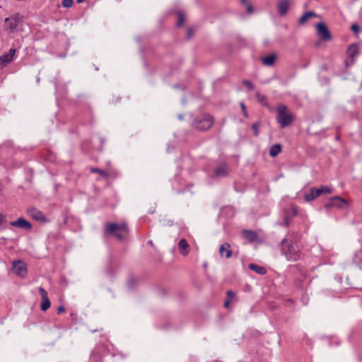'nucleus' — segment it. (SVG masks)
<instances>
[{
    "label": "nucleus",
    "instance_id": "obj_21",
    "mask_svg": "<svg viewBox=\"0 0 362 362\" xmlns=\"http://www.w3.org/2000/svg\"><path fill=\"white\" fill-rule=\"evenodd\" d=\"M228 175L227 166L223 164L215 170V176L217 177H225Z\"/></svg>",
    "mask_w": 362,
    "mask_h": 362
},
{
    "label": "nucleus",
    "instance_id": "obj_29",
    "mask_svg": "<svg viewBox=\"0 0 362 362\" xmlns=\"http://www.w3.org/2000/svg\"><path fill=\"white\" fill-rule=\"evenodd\" d=\"M240 107H241V109L243 110V113L244 117H246V118L248 117V114H247V112L246 111V107H245V104L243 103H240Z\"/></svg>",
    "mask_w": 362,
    "mask_h": 362
},
{
    "label": "nucleus",
    "instance_id": "obj_7",
    "mask_svg": "<svg viewBox=\"0 0 362 362\" xmlns=\"http://www.w3.org/2000/svg\"><path fill=\"white\" fill-rule=\"evenodd\" d=\"M22 16L15 14L5 19V27L11 32H13L22 23Z\"/></svg>",
    "mask_w": 362,
    "mask_h": 362
},
{
    "label": "nucleus",
    "instance_id": "obj_26",
    "mask_svg": "<svg viewBox=\"0 0 362 362\" xmlns=\"http://www.w3.org/2000/svg\"><path fill=\"white\" fill-rule=\"evenodd\" d=\"M260 126V123L259 122H255L252 124V129L253 130V132H254V135L255 136H257L259 135V127Z\"/></svg>",
    "mask_w": 362,
    "mask_h": 362
},
{
    "label": "nucleus",
    "instance_id": "obj_34",
    "mask_svg": "<svg viewBox=\"0 0 362 362\" xmlns=\"http://www.w3.org/2000/svg\"><path fill=\"white\" fill-rule=\"evenodd\" d=\"M247 12L248 13H252L253 12V8H252V6L250 4H247Z\"/></svg>",
    "mask_w": 362,
    "mask_h": 362
},
{
    "label": "nucleus",
    "instance_id": "obj_14",
    "mask_svg": "<svg viewBox=\"0 0 362 362\" xmlns=\"http://www.w3.org/2000/svg\"><path fill=\"white\" fill-rule=\"evenodd\" d=\"M15 53L16 49H11L8 54H4L0 57V69H3L7 65V64L12 61Z\"/></svg>",
    "mask_w": 362,
    "mask_h": 362
},
{
    "label": "nucleus",
    "instance_id": "obj_1",
    "mask_svg": "<svg viewBox=\"0 0 362 362\" xmlns=\"http://www.w3.org/2000/svg\"><path fill=\"white\" fill-rule=\"evenodd\" d=\"M127 232L128 227L126 223H109L105 228L104 235L114 236L119 240H123Z\"/></svg>",
    "mask_w": 362,
    "mask_h": 362
},
{
    "label": "nucleus",
    "instance_id": "obj_37",
    "mask_svg": "<svg viewBox=\"0 0 362 362\" xmlns=\"http://www.w3.org/2000/svg\"><path fill=\"white\" fill-rule=\"evenodd\" d=\"M284 225L287 227L289 225V220H288V217L287 216H286L284 217Z\"/></svg>",
    "mask_w": 362,
    "mask_h": 362
},
{
    "label": "nucleus",
    "instance_id": "obj_6",
    "mask_svg": "<svg viewBox=\"0 0 362 362\" xmlns=\"http://www.w3.org/2000/svg\"><path fill=\"white\" fill-rule=\"evenodd\" d=\"M347 58L345 61L346 66L352 65L354 62V57L359 54V45L354 43L349 45L346 49Z\"/></svg>",
    "mask_w": 362,
    "mask_h": 362
},
{
    "label": "nucleus",
    "instance_id": "obj_4",
    "mask_svg": "<svg viewBox=\"0 0 362 362\" xmlns=\"http://www.w3.org/2000/svg\"><path fill=\"white\" fill-rule=\"evenodd\" d=\"M195 127L201 131L208 130L214 124V118L209 115H202L194 119Z\"/></svg>",
    "mask_w": 362,
    "mask_h": 362
},
{
    "label": "nucleus",
    "instance_id": "obj_24",
    "mask_svg": "<svg viewBox=\"0 0 362 362\" xmlns=\"http://www.w3.org/2000/svg\"><path fill=\"white\" fill-rule=\"evenodd\" d=\"M91 173H98L101 177L107 178L110 176V173L105 170H101L98 168H90Z\"/></svg>",
    "mask_w": 362,
    "mask_h": 362
},
{
    "label": "nucleus",
    "instance_id": "obj_38",
    "mask_svg": "<svg viewBox=\"0 0 362 362\" xmlns=\"http://www.w3.org/2000/svg\"><path fill=\"white\" fill-rule=\"evenodd\" d=\"M230 305V300L229 299H226L225 303H224V306L225 308H228Z\"/></svg>",
    "mask_w": 362,
    "mask_h": 362
},
{
    "label": "nucleus",
    "instance_id": "obj_39",
    "mask_svg": "<svg viewBox=\"0 0 362 362\" xmlns=\"http://www.w3.org/2000/svg\"><path fill=\"white\" fill-rule=\"evenodd\" d=\"M241 3L243 4H247V0H241Z\"/></svg>",
    "mask_w": 362,
    "mask_h": 362
},
{
    "label": "nucleus",
    "instance_id": "obj_36",
    "mask_svg": "<svg viewBox=\"0 0 362 362\" xmlns=\"http://www.w3.org/2000/svg\"><path fill=\"white\" fill-rule=\"evenodd\" d=\"M64 311H65V308H64V306L60 305V306L58 307V308H57V313L58 314L63 313Z\"/></svg>",
    "mask_w": 362,
    "mask_h": 362
},
{
    "label": "nucleus",
    "instance_id": "obj_10",
    "mask_svg": "<svg viewBox=\"0 0 362 362\" xmlns=\"http://www.w3.org/2000/svg\"><path fill=\"white\" fill-rule=\"evenodd\" d=\"M293 0H279L276 4L278 13L281 16H284L288 13L289 6L293 4Z\"/></svg>",
    "mask_w": 362,
    "mask_h": 362
},
{
    "label": "nucleus",
    "instance_id": "obj_32",
    "mask_svg": "<svg viewBox=\"0 0 362 362\" xmlns=\"http://www.w3.org/2000/svg\"><path fill=\"white\" fill-rule=\"evenodd\" d=\"M235 296V294L232 291H227V299H229L230 300L234 298Z\"/></svg>",
    "mask_w": 362,
    "mask_h": 362
},
{
    "label": "nucleus",
    "instance_id": "obj_16",
    "mask_svg": "<svg viewBox=\"0 0 362 362\" xmlns=\"http://www.w3.org/2000/svg\"><path fill=\"white\" fill-rule=\"evenodd\" d=\"M28 214L30 217H32L33 219L36 221L41 222L46 221V218L45 217L44 214L41 211L37 210L35 208L28 209Z\"/></svg>",
    "mask_w": 362,
    "mask_h": 362
},
{
    "label": "nucleus",
    "instance_id": "obj_11",
    "mask_svg": "<svg viewBox=\"0 0 362 362\" xmlns=\"http://www.w3.org/2000/svg\"><path fill=\"white\" fill-rule=\"evenodd\" d=\"M14 274L20 276H25L27 272L25 264L21 261L14 262L12 267Z\"/></svg>",
    "mask_w": 362,
    "mask_h": 362
},
{
    "label": "nucleus",
    "instance_id": "obj_27",
    "mask_svg": "<svg viewBox=\"0 0 362 362\" xmlns=\"http://www.w3.org/2000/svg\"><path fill=\"white\" fill-rule=\"evenodd\" d=\"M74 0H63L62 4L64 8H70L73 5Z\"/></svg>",
    "mask_w": 362,
    "mask_h": 362
},
{
    "label": "nucleus",
    "instance_id": "obj_5",
    "mask_svg": "<svg viewBox=\"0 0 362 362\" xmlns=\"http://www.w3.org/2000/svg\"><path fill=\"white\" fill-rule=\"evenodd\" d=\"M333 189L327 186H321L320 188H311L310 192L305 194V199L311 202L323 194H331Z\"/></svg>",
    "mask_w": 362,
    "mask_h": 362
},
{
    "label": "nucleus",
    "instance_id": "obj_2",
    "mask_svg": "<svg viewBox=\"0 0 362 362\" xmlns=\"http://www.w3.org/2000/svg\"><path fill=\"white\" fill-rule=\"evenodd\" d=\"M276 120L281 128L290 126L294 121V115L285 105H278L276 107Z\"/></svg>",
    "mask_w": 362,
    "mask_h": 362
},
{
    "label": "nucleus",
    "instance_id": "obj_28",
    "mask_svg": "<svg viewBox=\"0 0 362 362\" xmlns=\"http://www.w3.org/2000/svg\"><path fill=\"white\" fill-rule=\"evenodd\" d=\"M184 21H185V16H183V14L179 13L178 21L177 23V26H181L183 24Z\"/></svg>",
    "mask_w": 362,
    "mask_h": 362
},
{
    "label": "nucleus",
    "instance_id": "obj_15",
    "mask_svg": "<svg viewBox=\"0 0 362 362\" xmlns=\"http://www.w3.org/2000/svg\"><path fill=\"white\" fill-rule=\"evenodd\" d=\"M277 59V55L275 53H272L269 55L260 57V61L263 65L266 66H272L274 65Z\"/></svg>",
    "mask_w": 362,
    "mask_h": 362
},
{
    "label": "nucleus",
    "instance_id": "obj_41",
    "mask_svg": "<svg viewBox=\"0 0 362 362\" xmlns=\"http://www.w3.org/2000/svg\"><path fill=\"white\" fill-rule=\"evenodd\" d=\"M83 1V0H78L77 1H78V3H81V2H82Z\"/></svg>",
    "mask_w": 362,
    "mask_h": 362
},
{
    "label": "nucleus",
    "instance_id": "obj_3",
    "mask_svg": "<svg viewBox=\"0 0 362 362\" xmlns=\"http://www.w3.org/2000/svg\"><path fill=\"white\" fill-rule=\"evenodd\" d=\"M281 251L288 261L296 262L300 258L298 250L287 239L281 241Z\"/></svg>",
    "mask_w": 362,
    "mask_h": 362
},
{
    "label": "nucleus",
    "instance_id": "obj_12",
    "mask_svg": "<svg viewBox=\"0 0 362 362\" xmlns=\"http://www.w3.org/2000/svg\"><path fill=\"white\" fill-rule=\"evenodd\" d=\"M39 293L42 298L40 308L42 311H46L50 307V300L47 296V292L42 287L39 288Z\"/></svg>",
    "mask_w": 362,
    "mask_h": 362
},
{
    "label": "nucleus",
    "instance_id": "obj_19",
    "mask_svg": "<svg viewBox=\"0 0 362 362\" xmlns=\"http://www.w3.org/2000/svg\"><path fill=\"white\" fill-rule=\"evenodd\" d=\"M242 235L244 238L248 240L250 242L255 241L257 238V233L250 230H243Z\"/></svg>",
    "mask_w": 362,
    "mask_h": 362
},
{
    "label": "nucleus",
    "instance_id": "obj_23",
    "mask_svg": "<svg viewBox=\"0 0 362 362\" xmlns=\"http://www.w3.org/2000/svg\"><path fill=\"white\" fill-rule=\"evenodd\" d=\"M249 268L255 272L256 273L259 274H265L267 273V270L264 267H260V266H258L257 264H250L249 265Z\"/></svg>",
    "mask_w": 362,
    "mask_h": 362
},
{
    "label": "nucleus",
    "instance_id": "obj_18",
    "mask_svg": "<svg viewBox=\"0 0 362 362\" xmlns=\"http://www.w3.org/2000/svg\"><path fill=\"white\" fill-rule=\"evenodd\" d=\"M189 245L187 243V240L185 239H181L178 243V248L180 250V252L185 256L189 253Z\"/></svg>",
    "mask_w": 362,
    "mask_h": 362
},
{
    "label": "nucleus",
    "instance_id": "obj_35",
    "mask_svg": "<svg viewBox=\"0 0 362 362\" xmlns=\"http://www.w3.org/2000/svg\"><path fill=\"white\" fill-rule=\"evenodd\" d=\"M257 98L258 101L260 103H262L265 99V98L263 95H260L259 93L257 94Z\"/></svg>",
    "mask_w": 362,
    "mask_h": 362
},
{
    "label": "nucleus",
    "instance_id": "obj_8",
    "mask_svg": "<svg viewBox=\"0 0 362 362\" xmlns=\"http://www.w3.org/2000/svg\"><path fill=\"white\" fill-rule=\"evenodd\" d=\"M317 33L320 38L323 41H329L331 40V34L323 23H318L316 24Z\"/></svg>",
    "mask_w": 362,
    "mask_h": 362
},
{
    "label": "nucleus",
    "instance_id": "obj_40",
    "mask_svg": "<svg viewBox=\"0 0 362 362\" xmlns=\"http://www.w3.org/2000/svg\"><path fill=\"white\" fill-rule=\"evenodd\" d=\"M148 243H149L150 245H153V243H152V241H151V240H149V241H148Z\"/></svg>",
    "mask_w": 362,
    "mask_h": 362
},
{
    "label": "nucleus",
    "instance_id": "obj_9",
    "mask_svg": "<svg viewBox=\"0 0 362 362\" xmlns=\"http://www.w3.org/2000/svg\"><path fill=\"white\" fill-rule=\"evenodd\" d=\"M347 206L348 202L346 199L339 196H334L330 199L329 202L325 204V206L326 209H329L334 206L342 209Z\"/></svg>",
    "mask_w": 362,
    "mask_h": 362
},
{
    "label": "nucleus",
    "instance_id": "obj_13",
    "mask_svg": "<svg viewBox=\"0 0 362 362\" xmlns=\"http://www.w3.org/2000/svg\"><path fill=\"white\" fill-rule=\"evenodd\" d=\"M10 225L16 228H23L25 230H30L32 225L30 222L23 218H19L15 221H11Z\"/></svg>",
    "mask_w": 362,
    "mask_h": 362
},
{
    "label": "nucleus",
    "instance_id": "obj_20",
    "mask_svg": "<svg viewBox=\"0 0 362 362\" xmlns=\"http://www.w3.org/2000/svg\"><path fill=\"white\" fill-rule=\"evenodd\" d=\"M317 15L314 12V11H308V12H305L300 18H299V21H298V23L300 25H303L306 23V21L310 18H313V17H317Z\"/></svg>",
    "mask_w": 362,
    "mask_h": 362
},
{
    "label": "nucleus",
    "instance_id": "obj_17",
    "mask_svg": "<svg viewBox=\"0 0 362 362\" xmlns=\"http://www.w3.org/2000/svg\"><path fill=\"white\" fill-rule=\"evenodd\" d=\"M219 253L221 257L230 258L232 256V250H230V245L226 243L220 246Z\"/></svg>",
    "mask_w": 362,
    "mask_h": 362
},
{
    "label": "nucleus",
    "instance_id": "obj_25",
    "mask_svg": "<svg viewBox=\"0 0 362 362\" xmlns=\"http://www.w3.org/2000/svg\"><path fill=\"white\" fill-rule=\"evenodd\" d=\"M243 85L245 86L249 90H254V85L252 83L248 80H243L242 82Z\"/></svg>",
    "mask_w": 362,
    "mask_h": 362
},
{
    "label": "nucleus",
    "instance_id": "obj_22",
    "mask_svg": "<svg viewBox=\"0 0 362 362\" xmlns=\"http://www.w3.org/2000/svg\"><path fill=\"white\" fill-rule=\"evenodd\" d=\"M281 145L279 144H276L272 145L269 149V155L271 157H276L280 152L281 151Z\"/></svg>",
    "mask_w": 362,
    "mask_h": 362
},
{
    "label": "nucleus",
    "instance_id": "obj_30",
    "mask_svg": "<svg viewBox=\"0 0 362 362\" xmlns=\"http://www.w3.org/2000/svg\"><path fill=\"white\" fill-rule=\"evenodd\" d=\"M351 29L355 33H358L360 30V27L357 24L354 23L351 25Z\"/></svg>",
    "mask_w": 362,
    "mask_h": 362
},
{
    "label": "nucleus",
    "instance_id": "obj_31",
    "mask_svg": "<svg viewBox=\"0 0 362 362\" xmlns=\"http://www.w3.org/2000/svg\"><path fill=\"white\" fill-rule=\"evenodd\" d=\"M6 216L4 214L0 213V226H2L4 223H6Z\"/></svg>",
    "mask_w": 362,
    "mask_h": 362
},
{
    "label": "nucleus",
    "instance_id": "obj_33",
    "mask_svg": "<svg viewBox=\"0 0 362 362\" xmlns=\"http://www.w3.org/2000/svg\"><path fill=\"white\" fill-rule=\"evenodd\" d=\"M194 34V31L192 28H189L187 32V38L192 37Z\"/></svg>",
    "mask_w": 362,
    "mask_h": 362
}]
</instances>
